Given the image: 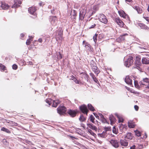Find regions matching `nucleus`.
<instances>
[{
  "instance_id": "57",
  "label": "nucleus",
  "mask_w": 149,
  "mask_h": 149,
  "mask_svg": "<svg viewBox=\"0 0 149 149\" xmlns=\"http://www.w3.org/2000/svg\"><path fill=\"white\" fill-rule=\"evenodd\" d=\"M71 15H72V14H71ZM71 17L72 19H75V18H76L75 14V13H74V14L73 15V16H72V15H71Z\"/></svg>"
},
{
  "instance_id": "40",
  "label": "nucleus",
  "mask_w": 149,
  "mask_h": 149,
  "mask_svg": "<svg viewBox=\"0 0 149 149\" xmlns=\"http://www.w3.org/2000/svg\"><path fill=\"white\" fill-rule=\"evenodd\" d=\"M104 131L105 132H107V131H109L110 130V127H104Z\"/></svg>"
},
{
  "instance_id": "42",
  "label": "nucleus",
  "mask_w": 149,
  "mask_h": 149,
  "mask_svg": "<svg viewBox=\"0 0 149 149\" xmlns=\"http://www.w3.org/2000/svg\"><path fill=\"white\" fill-rule=\"evenodd\" d=\"M20 6L17 4V3H14L12 6V8H17L19 7Z\"/></svg>"
},
{
  "instance_id": "39",
  "label": "nucleus",
  "mask_w": 149,
  "mask_h": 149,
  "mask_svg": "<svg viewBox=\"0 0 149 149\" xmlns=\"http://www.w3.org/2000/svg\"><path fill=\"white\" fill-rule=\"evenodd\" d=\"M79 120L81 121H84L86 120V118L83 115H81L79 118Z\"/></svg>"
},
{
  "instance_id": "30",
  "label": "nucleus",
  "mask_w": 149,
  "mask_h": 149,
  "mask_svg": "<svg viewBox=\"0 0 149 149\" xmlns=\"http://www.w3.org/2000/svg\"><path fill=\"white\" fill-rule=\"evenodd\" d=\"M128 127L130 128H133L135 127V125L133 122L130 121L128 122Z\"/></svg>"
},
{
  "instance_id": "4",
  "label": "nucleus",
  "mask_w": 149,
  "mask_h": 149,
  "mask_svg": "<svg viewBox=\"0 0 149 149\" xmlns=\"http://www.w3.org/2000/svg\"><path fill=\"white\" fill-rule=\"evenodd\" d=\"M57 112L60 115H62L65 113L66 111V108L63 106L58 107L57 109Z\"/></svg>"
},
{
  "instance_id": "43",
  "label": "nucleus",
  "mask_w": 149,
  "mask_h": 149,
  "mask_svg": "<svg viewBox=\"0 0 149 149\" xmlns=\"http://www.w3.org/2000/svg\"><path fill=\"white\" fill-rule=\"evenodd\" d=\"M136 135L138 136H141L140 132L138 130H136L134 131Z\"/></svg>"
},
{
  "instance_id": "51",
  "label": "nucleus",
  "mask_w": 149,
  "mask_h": 149,
  "mask_svg": "<svg viewBox=\"0 0 149 149\" xmlns=\"http://www.w3.org/2000/svg\"><path fill=\"white\" fill-rule=\"evenodd\" d=\"M12 68L13 69L16 70L17 68V66L16 64H13L12 66Z\"/></svg>"
},
{
  "instance_id": "2",
  "label": "nucleus",
  "mask_w": 149,
  "mask_h": 149,
  "mask_svg": "<svg viewBox=\"0 0 149 149\" xmlns=\"http://www.w3.org/2000/svg\"><path fill=\"white\" fill-rule=\"evenodd\" d=\"M45 101L49 105H50L52 103V107H56L60 102V101L58 100H53L51 99V98L47 99Z\"/></svg>"
},
{
  "instance_id": "50",
  "label": "nucleus",
  "mask_w": 149,
  "mask_h": 149,
  "mask_svg": "<svg viewBox=\"0 0 149 149\" xmlns=\"http://www.w3.org/2000/svg\"><path fill=\"white\" fill-rule=\"evenodd\" d=\"M31 38H29V39L27 40L26 42V44L27 45H29L30 44L31 42L30 41V40H31Z\"/></svg>"
},
{
  "instance_id": "33",
  "label": "nucleus",
  "mask_w": 149,
  "mask_h": 149,
  "mask_svg": "<svg viewBox=\"0 0 149 149\" xmlns=\"http://www.w3.org/2000/svg\"><path fill=\"white\" fill-rule=\"evenodd\" d=\"M62 33H63V31L61 30H60L58 32V37L59 38V39H61L62 38Z\"/></svg>"
},
{
  "instance_id": "25",
  "label": "nucleus",
  "mask_w": 149,
  "mask_h": 149,
  "mask_svg": "<svg viewBox=\"0 0 149 149\" xmlns=\"http://www.w3.org/2000/svg\"><path fill=\"white\" fill-rule=\"evenodd\" d=\"M132 137L131 135V133L130 132H128L127 134L125 136V138L126 139L131 140L132 139Z\"/></svg>"
},
{
  "instance_id": "58",
  "label": "nucleus",
  "mask_w": 149,
  "mask_h": 149,
  "mask_svg": "<svg viewBox=\"0 0 149 149\" xmlns=\"http://www.w3.org/2000/svg\"><path fill=\"white\" fill-rule=\"evenodd\" d=\"M4 122L6 123H8L9 124L10 122V120L6 119H4Z\"/></svg>"
},
{
  "instance_id": "14",
  "label": "nucleus",
  "mask_w": 149,
  "mask_h": 149,
  "mask_svg": "<svg viewBox=\"0 0 149 149\" xmlns=\"http://www.w3.org/2000/svg\"><path fill=\"white\" fill-rule=\"evenodd\" d=\"M125 82L130 86L132 85V80L130 79L129 76H126L125 79Z\"/></svg>"
},
{
  "instance_id": "1",
  "label": "nucleus",
  "mask_w": 149,
  "mask_h": 149,
  "mask_svg": "<svg viewBox=\"0 0 149 149\" xmlns=\"http://www.w3.org/2000/svg\"><path fill=\"white\" fill-rule=\"evenodd\" d=\"M124 60V65L127 67H129L133 63V58L130 55L125 57Z\"/></svg>"
},
{
  "instance_id": "20",
  "label": "nucleus",
  "mask_w": 149,
  "mask_h": 149,
  "mask_svg": "<svg viewBox=\"0 0 149 149\" xmlns=\"http://www.w3.org/2000/svg\"><path fill=\"white\" fill-rule=\"evenodd\" d=\"M87 125L90 128L95 130V131L96 132L97 131V128L93 124L88 123L87 124Z\"/></svg>"
},
{
  "instance_id": "49",
  "label": "nucleus",
  "mask_w": 149,
  "mask_h": 149,
  "mask_svg": "<svg viewBox=\"0 0 149 149\" xmlns=\"http://www.w3.org/2000/svg\"><path fill=\"white\" fill-rule=\"evenodd\" d=\"M14 2L15 3H18L19 4H21V2L20 0H15Z\"/></svg>"
},
{
  "instance_id": "7",
  "label": "nucleus",
  "mask_w": 149,
  "mask_h": 149,
  "mask_svg": "<svg viewBox=\"0 0 149 149\" xmlns=\"http://www.w3.org/2000/svg\"><path fill=\"white\" fill-rule=\"evenodd\" d=\"M86 9H82L80 11L79 14V19L81 20L84 19L86 13Z\"/></svg>"
},
{
  "instance_id": "31",
  "label": "nucleus",
  "mask_w": 149,
  "mask_h": 149,
  "mask_svg": "<svg viewBox=\"0 0 149 149\" xmlns=\"http://www.w3.org/2000/svg\"><path fill=\"white\" fill-rule=\"evenodd\" d=\"M1 131L5 132L8 133L10 134L11 132L8 129L3 127L1 129Z\"/></svg>"
},
{
  "instance_id": "38",
  "label": "nucleus",
  "mask_w": 149,
  "mask_h": 149,
  "mask_svg": "<svg viewBox=\"0 0 149 149\" xmlns=\"http://www.w3.org/2000/svg\"><path fill=\"white\" fill-rule=\"evenodd\" d=\"M9 125L11 126H16L17 125V123H15V122L10 121V122Z\"/></svg>"
},
{
  "instance_id": "48",
  "label": "nucleus",
  "mask_w": 149,
  "mask_h": 149,
  "mask_svg": "<svg viewBox=\"0 0 149 149\" xmlns=\"http://www.w3.org/2000/svg\"><path fill=\"white\" fill-rule=\"evenodd\" d=\"M97 35L96 34H95V36H94L93 38V40L95 42V43L97 41Z\"/></svg>"
},
{
  "instance_id": "61",
  "label": "nucleus",
  "mask_w": 149,
  "mask_h": 149,
  "mask_svg": "<svg viewBox=\"0 0 149 149\" xmlns=\"http://www.w3.org/2000/svg\"><path fill=\"white\" fill-rule=\"evenodd\" d=\"M143 17L148 22H149V17Z\"/></svg>"
},
{
  "instance_id": "59",
  "label": "nucleus",
  "mask_w": 149,
  "mask_h": 149,
  "mask_svg": "<svg viewBox=\"0 0 149 149\" xmlns=\"http://www.w3.org/2000/svg\"><path fill=\"white\" fill-rule=\"evenodd\" d=\"M134 108L136 111H138L139 108L138 106L135 105L134 106Z\"/></svg>"
},
{
  "instance_id": "44",
  "label": "nucleus",
  "mask_w": 149,
  "mask_h": 149,
  "mask_svg": "<svg viewBox=\"0 0 149 149\" xmlns=\"http://www.w3.org/2000/svg\"><path fill=\"white\" fill-rule=\"evenodd\" d=\"M98 6L97 5L94 6L93 8V10H95V12L98 10Z\"/></svg>"
},
{
  "instance_id": "21",
  "label": "nucleus",
  "mask_w": 149,
  "mask_h": 149,
  "mask_svg": "<svg viewBox=\"0 0 149 149\" xmlns=\"http://www.w3.org/2000/svg\"><path fill=\"white\" fill-rule=\"evenodd\" d=\"M133 8L137 11L138 13L141 14L143 10L142 7L135 6L133 7Z\"/></svg>"
},
{
  "instance_id": "56",
  "label": "nucleus",
  "mask_w": 149,
  "mask_h": 149,
  "mask_svg": "<svg viewBox=\"0 0 149 149\" xmlns=\"http://www.w3.org/2000/svg\"><path fill=\"white\" fill-rule=\"evenodd\" d=\"M93 81L95 82L96 83L98 84L99 83V81H98V80L96 78V77H95L94 79H93Z\"/></svg>"
},
{
  "instance_id": "12",
  "label": "nucleus",
  "mask_w": 149,
  "mask_h": 149,
  "mask_svg": "<svg viewBox=\"0 0 149 149\" xmlns=\"http://www.w3.org/2000/svg\"><path fill=\"white\" fill-rule=\"evenodd\" d=\"M110 142L112 145L115 148H117L119 147V142L117 140H111L110 141Z\"/></svg>"
},
{
  "instance_id": "29",
  "label": "nucleus",
  "mask_w": 149,
  "mask_h": 149,
  "mask_svg": "<svg viewBox=\"0 0 149 149\" xmlns=\"http://www.w3.org/2000/svg\"><path fill=\"white\" fill-rule=\"evenodd\" d=\"M115 115L117 117L118 119V123H120L123 122V118L121 117L117 113H115Z\"/></svg>"
},
{
  "instance_id": "64",
  "label": "nucleus",
  "mask_w": 149,
  "mask_h": 149,
  "mask_svg": "<svg viewBox=\"0 0 149 149\" xmlns=\"http://www.w3.org/2000/svg\"><path fill=\"white\" fill-rule=\"evenodd\" d=\"M38 41L39 42H40V43H41L42 42V39L41 38H40L39 39H38Z\"/></svg>"
},
{
  "instance_id": "45",
  "label": "nucleus",
  "mask_w": 149,
  "mask_h": 149,
  "mask_svg": "<svg viewBox=\"0 0 149 149\" xmlns=\"http://www.w3.org/2000/svg\"><path fill=\"white\" fill-rule=\"evenodd\" d=\"M90 120L93 123H94V120H95V118L94 117V116L92 115H91L90 116Z\"/></svg>"
},
{
  "instance_id": "3",
  "label": "nucleus",
  "mask_w": 149,
  "mask_h": 149,
  "mask_svg": "<svg viewBox=\"0 0 149 149\" xmlns=\"http://www.w3.org/2000/svg\"><path fill=\"white\" fill-rule=\"evenodd\" d=\"M37 9L36 8L35 6H32L30 7L28 9L29 13L31 15L34 16L33 18H35L36 17V11Z\"/></svg>"
},
{
  "instance_id": "13",
  "label": "nucleus",
  "mask_w": 149,
  "mask_h": 149,
  "mask_svg": "<svg viewBox=\"0 0 149 149\" xmlns=\"http://www.w3.org/2000/svg\"><path fill=\"white\" fill-rule=\"evenodd\" d=\"M115 21L120 27H123V26L124 24L123 22L119 18H116L115 19Z\"/></svg>"
},
{
  "instance_id": "6",
  "label": "nucleus",
  "mask_w": 149,
  "mask_h": 149,
  "mask_svg": "<svg viewBox=\"0 0 149 149\" xmlns=\"http://www.w3.org/2000/svg\"><path fill=\"white\" fill-rule=\"evenodd\" d=\"M141 65V58L139 57H136V60L135 61V66L133 68H136L138 70H139L140 69V66Z\"/></svg>"
},
{
  "instance_id": "63",
  "label": "nucleus",
  "mask_w": 149,
  "mask_h": 149,
  "mask_svg": "<svg viewBox=\"0 0 149 149\" xmlns=\"http://www.w3.org/2000/svg\"><path fill=\"white\" fill-rule=\"evenodd\" d=\"M130 149H135V146L133 145L130 147Z\"/></svg>"
},
{
  "instance_id": "52",
  "label": "nucleus",
  "mask_w": 149,
  "mask_h": 149,
  "mask_svg": "<svg viewBox=\"0 0 149 149\" xmlns=\"http://www.w3.org/2000/svg\"><path fill=\"white\" fill-rule=\"evenodd\" d=\"M96 24H93L92 25H91V26L89 27V29H90L92 28H94L96 26Z\"/></svg>"
},
{
  "instance_id": "53",
  "label": "nucleus",
  "mask_w": 149,
  "mask_h": 149,
  "mask_svg": "<svg viewBox=\"0 0 149 149\" xmlns=\"http://www.w3.org/2000/svg\"><path fill=\"white\" fill-rule=\"evenodd\" d=\"M139 47L141 49H143L145 50H147V48L145 47H144L142 46H139Z\"/></svg>"
},
{
  "instance_id": "17",
  "label": "nucleus",
  "mask_w": 149,
  "mask_h": 149,
  "mask_svg": "<svg viewBox=\"0 0 149 149\" xmlns=\"http://www.w3.org/2000/svg\"><path fill=\"white\" fill-rule=\"evenodd\" d=\"M68 113L72 117H75L77 114V112L75 111L72 110H69L68 111Z\"/></svg>"
},
{
  "instance_id": "19",
  "label": "nucleus",
  "mask_w": 149,
  "mask_h": 149,
  "mask_svg": "<svg viewBox=\"0 0 149 149\" xmlns=\"http://www.w3.org/2000/svg\"><path fill=\"white\" fill-rule=\"evenodd\" d=\"M107 134L105 132L103 131L102 133H99L98 134V136L102 138H105L107 136Z\"/></svg>"
},
{
  "instance_id": "37",
  "label": "nucleus",
  "mask_w": 149,
  "mask_h": 149,
  "mask_svg": "<svg viewBox=\"0 0 149 149\" xmlns=\"http://www.w3.org/2000/svg\"><path fill=\"white\" fill-rule=\"evenodd\" d=\"M88 131L92 135L94 136L96 135V134H95L91 130L88 129Z\"/></svg>"
},
{
  "instance_id": "5",
  "label": "nucleus",
  "mask_w": 149,
  "mask_h": 149,
  "mask_svg": "<svg viewBox=\"0 0 149 149\" xmlns=\"http://www.w3.org/2000/svg\"><path fill=\"white\" fill-rule=\"evenodd\" d=\"M99 20L100 22L105 24H106L108 22L106 17L102 14H100Z\"/></svg>"
},
{
  "instance_id": "46",
  "label": "nucleus",
  "mask_w": 149,
  "mask_h": 149,
  "mask_svg": "<svg viewBox=\"0 0 149 149\" xmlns=\"http://www.w3.org/2000/svg\"><path fill=\"white\" fill-rule=\"evenodd\" d=\"M112 131H113V132L114 133L116 134H117V133L118 132V131L116 130V129L115 128V127H113V128Z\"/></svg>"
},
{
  "instance_id": "62",
  "label": "nucleus",
  "mask_w": 149,
  "mask_h": 149,
  "mask_svg": "<svg viewBox=\"0 0 149 149\" xmlns=\"http://www.w3.org/2000/svg\"><path fill=\"white\" fill-rule=\"evenodd\" d=\"M138 148H140V149H142L143 148V146L141 144L139 145Z\"/></svg>"
},
{
  "instance_id": "10",
  "label": "nucleus",
  "mask_w": 149,
  "mask_h": 149,
  "mask_svg": "<svg viewBox=\"0 0 149 149\" xmlns=\"http://www.w3.org/2000/svg\"><path fill=\"white\" fill-rule=\"evenodd\" d=\"M147 84H149V79L147 78L143 79V80L139 82V84L141 86L147 85Z\"/></svg>"
},
{
  "instance_id": "60",
  "label": "nucleus",
  "mask_w": 149,
  "mask_h": 149,
  "mask_svg": "<svg viewBox=\"0 0 149 149\" xmlns=\"http://www.w3.org/2000/svg\"><path fill=\"white\" fill-rule=\"evenodd\" d=\"M98 114L99 116L100 117L101 119H102V118H103L104 117V116H103L102 114L99 113H98Z\"/></svg>"
},
{
  "instance_id": "23",
  "label": "nucleus",
  "mask_w": 149,
  "mask_h": 149,
  "mask_svg": "<svg viewBox=\"0 0 149 149\" xmlns=\"http://www.w3.org/2000/svg\"><path fill=\"white\" fill-rule=\"evenodd\" d=\"M109 119L111 124H113L116 121V119L112 115L110 116Z\"/></svg>"
},
{
  "instance_id": "24",
  "label": "nucleus",
  "mask_w": 149,
  "mask_h": 149,
  "mask_svg": "<svg viewBox=\"0 0 149 149\" xmlns=\"http://www.w3.org/2000/svg\"><path fill=\"white\" fill-rule=\"evenodd\" d=\"M83 45L87 49L90 50V45L87 42H86L85 41H83Z\"/></svg>"
},
{
  "instance_id": "35",
  "label": "nucleus",
  "mask_w": 149,
  "mask_h": 149,
  "mask_svg": "<svg viewBox=\"0 0 149 149\" xmlns=\"http://www.w3.org/2000/svg\"><path fill=\"white\" fill-rule=\"evenodd\" d=\"M90 64L92 68L94 66L96 65V63L93 60H91V61Z\"/></svg>"
},
{
  "instance_id": "32",
  "label": "nucleus",
  "mask_w": 149,
  "mask_h": 149,
  "mask_svg": "<svg viewBox=\"0 0 149 149\" xmlns=\"http://www.w3.org/2000/svg\"><path fill=\"white\" fill-rule=\"evenodd\" d=\"M81 74H83V77H84L85 79L87 81H88V78L89 77L88 75L86 73L82 72L81 73Z\"/></svg>"
},
{
  "instance_id": "18",
  "label": "nucleus",
  "mask_w": 149,
  "mask_h": 149,
  "mask_svg": "<svg viewBox=\"0 0 149 149\" xmlns=\"http://www.w3.org/2000/svg\"><path fill=\"white\" fill-rule=\"evenodd\" d=\"M92 70L93 72H94L97 75L100 73V71L97 68L96 65L94 66L92 68Z\"/></svg>"
},
{
  "instance_id": "54",
  "label": "nucleus",
  "mask_w": 149,
  "mask_h": 149,
  "mask_svg": "<svg viewBox=\"0 0 149 149\" xmlns=\"http://www.w3.org/2000/svg\"><path fill=\"white\" fill-rule=\"evenodd\" d=\"M90 76L93 79H94L95 77V75H94V74L92 73H90Z\"/></svg>"
},
{
  "instance_id": "26",
  "label": "nucleus",
  "mask_w": 149,
  "mask_h": 149,
  "mask_svg": "<svg viewBox=\"0 0 149 149\" xmlns=\"http://www.w3.org/2000/svg\"><path fill=\"white\" fill-rule=\"evenodd\" d=\"M120 143L122 146H127L128 144V143L126 141V140H120Z\"/></svg>"
},
{
  "instance_id": "15",
  "label": "nucleus",
  "mask_w": 149,
  "mask_h": 149,
  "mask_svg": "<svg viewBox=\"0 0 149 149\" xmlns=\"http://www.w3.org/2000/svg\"><path fill=\"white\" fill-rule=\"evenodd\" d=\"M1 7L3 9L6 10L8 9L9 6L6 3L2 2H0Z\"/></svg>"
},
{
  "instance_id": "34",
  "label": "nucleus",
  "mask_w": 149,
  "mask_h": 149,
  "mask_svg": "<svg viewBox=\"0 0 149 149\" xmlns=\"http://www.w3.org/2000/svg\"><path fill=\"white\" fill-rule=\"evenodd\" d=\"M88 106L89 110L92 111H94L95 109L91 104H88Z\"/></svg>"
},
{
  "instance_id": "27",
  "label": "nucleus",
  "mask_w": 149,
  "mask_h": 149,
  "mask_svg": "<svg viewBox=\"0 0 149 149\" xmlns=\"http://www.w3.org/2000/svg\"><path fill=\"white\" fill-rule=\"evenodd\" d=\"M139 25L141 29L148 30L149 29L148 27L143 24L140 23Z\"/></svg>"
},
{
  "instance_id": "8",
  "label": "nucleus",
  "mask_w": 149,
  "mask_h": 149,
  "mask_svg": "<svg viewBox=\"0 0 149 149\" xmlns=\"http://www.w3.org/2000/svg\"><path fill=\"white\" fill-rule=\"evenodd\" d=\"M118 12L120 16L123 17V18L126 19L127 20H129V16L124 11L122 10L119 11Z\"/></svg>"
},
{
  "instance_id": "55",
  "label": "nucleus",
  "mask_w": 149,
  "mask_h": 149,
  "mask_svg": "<svg viewBox=\"0 0 149 149\" xmlns=\"http://www.w3.org/2000/svg\"><path fill=\"white\" fill-rule=\"evenodd\" d=\"M101 120L104 123H107V121L106 120V119L104 117L101 119Z\"/></svg>"
},
{
  "instance_id": "47",
  "label": "nucleus",
  "mask_w": 149,
  "mask_h": 149,
  "mask_svg": "<svg viewBox=\"0 0 149 149\" xmlns=\"http://www.w3.org/2000/svg\"><path fill=\"white\" fill-rule=\"evenodd\" d=\"M134 84L136 88H140V86L139 85L137 82L134 81Z\"/></svg>"
},
{
  "instance_id": "22",
  "label": "nucleus",
  "mask_w": 149,
  "mask_h": 149,
  "mask_svg": "<svg viewBox=\"0 0 149 149\" xmlns=\"http://www.w3.org/2000/svg\"><path fill=\"white\" fill-rule=\"evenodd\" d=\"M141 61L143 64H149V58L146 57H143Z\"/></svg>"
},
{
  "instance_id": "11",
  "label": "nucleus",
  "mask_w": 149,
  "mask_h": 149,
  "mask_svg": "<svg viewBox=\"0 0 149 149\" xmlns=\"http://www.w3.org/2000/svg\"><path fill=\"white\" fill-rule=\"evenodd\" d=\"M128 35V34L127 33H123L116 39V40L117 42H120L124 41L125 39V36H127Z\"/></svg>"
},
{
  "instance_id": "28",
  "label": "nucleus",
  "mask_w": 149,
  "mask_h": 149,
  "mask_svg": "<svg viewBox=\"0 0 149 149\" xmlns=\"http://www.w3.org/2000/svg\"><path fill=\"white\" fill-rule=\"evenodd\" d=\"M70 79L73 80L76 84H79V81L73 75L70 77Z\"/></svg>"
},
{
  "instance_id": "36",
  "label": "nucleus",
  "mask_w": 149,
  "mask_h": 149,
  "mask_svg": "<svg viewBox=\"0 0 149 149\" xmlns=\"http://www.w3.org/2000/svg\"><path fill=\"white\" fill-rule=\"evenodd\" d=\"M57 56L58 59H60L62 58V55L60 52H59L57 54Z\"/></svg>"
},
{
  "instance_id": "9",
  "label": "nucleus",
  "mask_w": 149,
  "mask_h": 149,
  "mask_svg": "<svg viewBox=\"0 0 149 149\" xmlns=\"http://www.w3.org/2000/svg\"><path fill=\"white\" fill-rule=\"evenodd\" d=\"M80 110L82 112L86 115L87 114L88 110L86 106L85 105H83L79 107Z\"/></svg>"
},
{
  "instance_id": "16",
  "label": "nucleus",
  "mask_w": 149,
  "mask_h": 149,
  "mask_svg": "<svg viewBox=\"0 0 149 149\" xmlns=\"http://www.w3.org/2000/svg\"><path fill=\"white\" fill-rule=\"evenodd\" d=\"M57 22L56 16H54L52 17V20L51 21V23L52 25L54 26L56 25L57 24Z\"/></svg>"
},
{
  "instance_id": "41",
  "label": "nucleus",
  "mask_w": 149,
  "mask_h": 149,
  "mask_svg": "<svg viewBox=\"0 0 149 149\" xmlns=\"http://www.w3.org/2000/svg\"><path fill=\"white\" fill-rule=\"evenodd\" d=\"M0 67L1 71H4L5 70L6 68L5 66L1 63H0Z\"/></svg>"
}]
</instances>
